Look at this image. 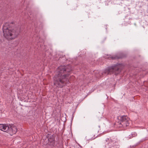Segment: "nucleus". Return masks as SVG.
<instances>
[{
	"label": "nucleus",
	"mask_w": 148,
	"mask_h": 148,
	"mask_svg": "<svg viewBox=\"0 0 148 148\" xmlns=\"http://www.w3.org/2000/svg\"><path fill=\"white\" fill-rule=\"evenodd\" d=\"M95 136V135H94V136L93 137H92L90 138L91 136H90V135H89L87 136H86V138L87 140H93L94 139H95L97 137H94Z\"/></svg>",
	"instance_id": "8"
},
{
	"label": "nucleus",
	"mask_w": 148,
	"mask_h": 148,
	"mask_svg": "<svg viewBox=\"0 0 148 148\" xmlns=\"http://www.w3.org/2000/svg\"><path fill=\"white\" fill-rule=\"evenodd\" d=\"M145 140H146L145 139H143V140L142 141Z\"/></svg>",
	"instance_id": "11"
},
{
	"label": "nucleus",
	"mask_w": 148,
	"mask_h": 148,
	"mask_svg": "<svg viewBox=\"0 0 148 148\" xmlns=\"http://www.w3.org/2000/svg\"><path fill=\"white\" fill-rule=\"evenodd\" d=\"M121 64H117L112 66L108 67L105 69L103 73V74L108 75L111 74H114L116 75L121 71L122 68Z\"/></svg>",
	"instance_id": "3"
},
{
	"label": "nucleus",
	"mask_w": 148,
	"mask_h": 148,
	"mask_svg": "<svg viewBox=\"0 0 148 148\" xmlns=\"http://www.w3.org/2000/svg\"><path fill=\"white\" fill-rule=\"evenodd\" d=\"M48 140L49 142H50V144L49 145L52 147L54 146L55 145V141L53 137L52 136L51 137H50L48 138Z\"/></svg>",
	"instance_id": "7"
},
{
	"label": "nucleus",
	"mask_w": 148,
	"mask_h": 148,
	"mask_svg": "<svg viewBox=\"0 0 148 148\" xmlns=\"http://www.w3.org/2000/svg\"><path fill=\"white\" fill-rule=\"evenodd\" d=\"M132 136L133 137H134L137 136V134L136 133H132Z\"/></svg>",
	"instance_id": "10"
},
{
	"label": "nucleus",
	"mask_w": 148,
	"mask_h": 148,
	"mask_svg": "<svg viewBox=\"0 0 148 148\" xmlns=\"http://www.w3.org/2000/svg\"><path fill=\"white\" fill-rule=\"evenodd\" d=\"M73 115L72 117V119H73Z\"/></svg>",
	"instance_id": "12"
},
{
	"label": "nucleus",
	"mask_w": 148,
	"mask_h": 148,
	"mask_svg": "<svg viewBox=\"0 0 148 148\" xmlns=\"http://www.w3.org/2000/svg\"><path fill=\"white\" fill-rule=\"evenodd\" d=\"M118 119H120V121L118 123V125H119V127H125L129 125L130 119L127 116H123L119 117Z\"/></svg>",
	"instance_id": "5"
},
{
	"label": "nucleus",
	"mask_w": 148,
	"mask_h": 148,
	"mask_svg": "<svg viewBox=\"0 0 148 148\" xmlns=\"http://www.w3.org/2000/svg\"><path fill=\"white\" fill-rule=\"evenodd\" d=\"M72 70L70 65L59 66L53 77L54 85L57 87L61 88L68 84V78Z\"/></svg>",
	"instance_id": "1"
},
{
	"label": "nucleus",
	"mask_w": 148,
	"mask_h": 148,
	"mask_svg": "<svg viewBox=\"0 0 148 148\" xmlns=\"http://www.w3.org/2000/svg\"><path fill=\"white\" fill-rule=\"evenodd\" d=\"M8 23H6L3 27V32L4 37L8 40H10L14 39L18 34V32L16 30L12 29L9 26Z\"/></svg>",
	"instance_id": "2"
},
{
	"label": "nucleus",
	"mask_w": 148,
	"mask_h": 148,
	"mask_svg": "<svg viewBox=\"0 0 148 148\" xmlns=\"http://www.w3.org/2000/svg\"><path fill=\"white\" fill-rule=\"evenodd\" d=\"M0 130L12 135L16 134L17 131L16 127L13 125L7 124H0Z\"/></svg>",
	"instance_id": "4"
},
{
	"label": "nucleus",
	"mask_w": 148,
	"mask_h": 148,
	"mask_svg": "<svg viewBox=\"0 0 148 148\" xmlns=\"http://www.w3.org/2000/svg\"><path fill=\"white\" fill-rule=\"evenodd\" d=\"M115 138H113V139H110L107 138L106 139V148H118V145H116V142H114Z\"/></svg>",
	"instance_id": "6"
},
{
	"label": "nucleus",
	"mask_w": 148,
	"mask_h": 148,
	"mask_svg": "<svg viewBox=\"0 0 148 148\" xmlns=\"http://www.w3.org/2000/svg\"><path fill=\"white\" fill-rule=\"evenodd\" d=\"M121 58V57H118L117 56H109V57H108L106 58H111L113 59H118Z\"/></svg>",
	"instance_id": "9"
}]
</instances>
